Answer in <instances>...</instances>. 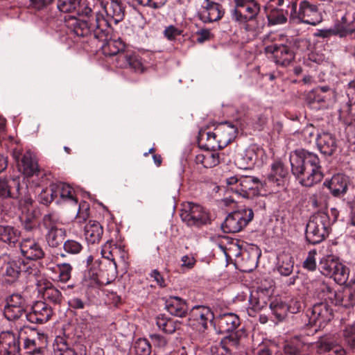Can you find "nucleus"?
I'll list each match as a JSON object with an SVG mask.
<instances>
[{
    "label": "nucleus",
    "instance_id": "obj_25",
    "mask_svg": "<svg viewBox=\"0 0 355 355\" xmlns=\"http://www.w3.org/2000/svg\"><path fill=\"white\" fill-rule=\"evenodd\" d=\"M355 34V26L353 23L348 24L347 17L342 18V24L335 29L318 30L315 35L321 38H328L332 35H338L340 37L351 36Z\"/></svg>",
    "mask_w": 355,
    "mask_h": 355
},
{
    "label": "nucleus",
    "instance_id": "obj_48",
    "mask_svg": "<svg viewBox=\"0 0 355 355\" xmlns=\"http://www.w3.org/2000/svg\"><path fill=\"white\" fill-rule=\"evenodd\" d=\"M44 298L46 300L58 304H60L62 300V293L54 286L46 287L43 293Z\"/></svg>",
    "mask_w": 355,
    "mask_h": 355
},
{
    "label": "nucleus",
    "instance_id": "obj_59",
    "mask_svg": "<svg viewBox=\"0 0 355 355\" xmlns=\"http://www.w3.org/2000/svg\"><path fill=\"white\" fill-rule=\"evenodd\" d=\"M329 88L328 87H318L315 89H313L311 92L309 93L307 96V99L310 103L311 102H321L324 101V99L320 96V92H327L329 91Z\"/></svg>",
    "mask_w": 355,
    "mask_h": 355
},
{
    "label": "nucleus",
    "instance_id": "obj_2",
    "mask_svg": "<svg viewBox=\"0 0 355 355\" xmlns=\"http://www.w3.org/2000/svg\"><path fill=\"white\" fill-rule=\"evenodd\" d=\"M67 26L78 37L88 38L89 40H105L110 33L108 28V21L101 13H94L77 15H69L65 19Z\"/></svg>",
    "mask_w": 355,
    "mask_h": 355
},
{
    "label": "nucleus",
    "instance_id": "obj_34",
    "mask_svg": "<svg viewBox=\"0 0 355 355\" xmlns=\"http://www.w3.org/2000/svg\"><path fill=\"white\" fill-rule=\"evenodd\" d=\"M20 166L23 174L26 176H39L41 173L35 157L29 151L23 155Z\"/></svg>",
    "mask_w": 355,
    "mask_h": 355
},
{
    "label": "nucleus",
    "instance_id": "obj_52",
    "mask_svg": "<svg viewBox=\"0 0 355 355\" xmlns=\"http://www.w3.org/2000/svg\"><path fill=\"white\" fill-rule=\"evenodd\" d=\"M20 221L24 230L31 232L37 229V222L32 214H22Z\"/></svg>",
    "mask_w": 355,
    "mask_h": 355
},
{
    "label": "nucleus",
    "instance_id": "obj_8",
    "mask_svg": "<svg viewBox=\"0 0 355 355\" xmlns=\"http://www.w3.org/2000/svg\"><path fill=\"white\" fill-rule=\"evenodd\" d=\"M61 225L60 218L55 213L45 214L42 220V225L46 230L45 241L52 248H57L64 243L66 230L59 226Z\"/></svg>",
    "mask_w": 355,
    "mask_h": 355
},
{
    "label": "nucleus",
    "instance_id": "obj_40",
    "mask_svg": "<svg viewBox=\"0 0 355 355\" xmlns=\"http://www.w3.org/2000/svg\"><path fill=\"white\" fill-rule=\"evenodd\" d=\"M268 300V296L263 291L251 292L249 297L248 312H257L262 310L267 306Z\"/></svg>",
    "mask_w": 355,
    "mask_h": 355
},
{
    "label": "nucleus",
    "instance_id": "obj_6",
    "mask_svg": "<svg viewBox=\"0 0 355 355\" xmlns=\"http://www.w3.org/2000/svg\"><path fill=\"white\" fill-rule=\"evenodd\" d=\"M297 1L292 3L290 19L296 24L316 26L322 21V15L316 4L307 0L300 2L298 10Z\"/></svg>",
    "mask_w": 355,
    "mask_h": 355
},
{
    "label": "nucleus",
    "instance_id": "obj_61",
    "mask_svg": "<svg viewBox=\"0 0 355 355\" xmlns=\"http://www.w3.org/2000/svg\"><path fill=\"white\" fill-rule=\"evenodd\" d=\"M33 200L28 196H26L19 200V209L23 214H31L32 211Z\"/></svg>",
    "mask_w": 355,
    "mask_h": 355
},
{
    "label": "nucleus",
    "instance_id": "obj_10",
    "mask_svg": "<svg viewBox=\"0 0 355 355\" xmlns=\"http://www.w3.org/2000/svg\"><path fill=\"white\" fill-rule=\"evenodd\" d=\"M3 264L1 267V274L9 279L8 281L16 280L21 273L35 275L37 269L33 263L26 261L21 258H12L10 255L3 254Z\"/></svg>",
    "mask_w": 355,
    "mask_h": 355
},
{
    "label": "nucleus",
    "instance_id": "obj_36",
    "mask_svg": "<svg viewBox=\"0 0 355 355\" xmlns=\"http://www.w3.org/2000/svg\"><path fill=\"white\" fill-rule=\"evenodd\" d=\"M288 174V169L284 167V164L280 162H277L272 164L271 171L268 174L267 180L270 184L281 186L284 184V179Z\"/></svg>",
    "mask_w": 355,
    "mask_h": 355
},
{
    "label": "nucleus",
    "instance_id": "obj_64",
    "mask_svg": "<svg viewBox=\"0 0 355 355\" xmlns=\"http://www.w3.org/2000/svg\"><path fill=\"white\" fill-rule=\"evenodd\" d=\"M288 306V312L291 313H297L302 309V302L297 299H292L288 304H286Z\"/></svg>",
    "mask_w": 355,
    "mask_h": 355
},
{
    "label": "nucleus",
    "instance_id": "obj_22",
    "mask_svg": "<svg viewBox=\"0 0 355 355\" xmlns=\"http://www.w3.org/2000/svg\"><path fill=\"white\" fill-rule=\"evenodd\" d=\"M101 7L106 15L105 19L108 21V28L111 23L117 24L124 17V10L119 0H102Z\"/></svg>",
    "mask_w": 355,
    "mask_h": 355
},
{
    "label": "nucleus",
    "instance_id": "obj_49",
    "mask_svg": "<svg viewBox=\"0 0 355 355\" xmlns=\"http://www.w3.org/2000/svg\"><path fill=\"white\" fill-rule=\"evenodd\" d=\"M55 189L53 188V184H51L49 188L43 189L38 196L39 201L44 205H49L52 201L55 200L57 202V198Z\"/></svg>",
    "mask_w": 355,
    "mask_h": 355
},
{
    "label": "nucleus",
    "instance_id": "obj_58",
    "mask_svg": "<svg viewBox=\"0 0 355 355\" xmlns=\"http://www.w3.org/2000/svg\"><path fill=\"white\" fill-rule=\"evenodd\" d=\"M345 341L353 349H355V325L345 328L343 332Z\"/></svg>",
    "mask_w": 355,
    "mask_h": 355
},
{
    "label": "nucleus",
    "instance_id": "obj_32",
    "mask_svg": "<svg viewBox=\"0 0 355 355\" xmlns=\"http://www.w3.org/2000/svg\"><path fill=\"white\" fill-rule=\"evenodd\" d=\"M317 353L320 355H346L345 349L330 338H322L316 343Z\"/></svg>",
    "mask_w": 355,
    "mask_h": 355
},
{
    "label": "nucleus",
    "instance_id": "obj_35",
    "mask_svg": "<svg viewBox=\"0 0 355 355\" xmlns=\"http://www.w3.org/2000/svg\"><path fill=\"white\" fill-rule=\"evenodd\" d=\"M103 234V227L96 220H90L85 227V236L88 243H99Z\"/></svg>",
    "mask_w": 355,
    "mask_h": 355
},
{
    "label": "nucleus",
    "instance_id": "obj_4",
    "mask_svg": "<svg viewBox=\"0 0 355 355\" xmlns=\"http://www.w3.org/2000/svg\"><path fill=\"white\" fill-rule=\"evenodd\" d=\"M331 222L326 212H318L313 215L305 230L306 241L312 245H316L324 241L329 234Z\"/></svg>",
    "mask_w": 355,
    "mask_h": 355
},
{
    "label": "nucleus",
    "instance_id": "obj_43",
    "mask_svg": "<svg viewBox=\"0 0 355 355\" xmlns=\"http://www.w3.org/2000/svg\"><path fill=\"white\" fill-rule=\"evenodd\" d=\"M122 244L114 243L112 241L106 242L101 248V254L102 258L116 263V259L119 258Z\"/></svg>",
    "mask_w": 355,
    "mask_h": 355
},
{
    "label": "nucleus",
    "instance_id": "obj_21",
    "mask_svg": "<svg viewBox=\"0 0 355 355\" xmlns=\"http://www.w3.org/2000/svg\"><path fill=\"white\" fill-rule=\"evenodd\" d=\"M19 246L22 256L28 260L36 261L44 257L41 245L33 238H23Z\"/></svg>",
    "mask_w": 355,
    "mask_h": 355
},
{
    "label": "nucleus",
    "instance_id": "obj_16",
    "mask_svg": "<svg viewBox=\"0 0 355 355\" xmlns=\"http://www.w3.org/2000/svg\"><path fill=\"white\" fill-rule=\"evenodd\" d=\"M26 308L25 297L20 293H13L6 299L3 314L8 320H15L26 313Z\"/></svg>",
    "mask_w": 355,
    "mask_h": 355
},
{
    "label": "nucleus",
    "instance_id": "obj_11",
    "mask_svg": "<svg viewBox=\"0 0 355 355\" xmlns=\"http://www.w3.org/2000/svg\"><path fill=\"white\" fill-rule=\"evenodd\" d=\"M180 216L188 226L201 227L211 222L209 213L202 206L193 202L183 203Z\"/></svg>",
    "mask_w": 355,
    "mask_h": 355
},
{
    "label": "nucleus",
    "instance_id": "obj_9",
    "mask_svg": "<svg viewBox=\"0 0 355 355\" xmlns=\"http://www.w3.org/2000/svg\"><path fill=\"white\" fill-rule=\"evenodd\" d=\"M230 189L239 196L250 199L259 195V180L254 176H232L226 179Z\"/></svg>",
    "mask_w": 355,
    "mask_h": 355
},
{
    "label": "nucleus",
    "instance_id": "obj_41",
    "mask_svg": "<svg viewBox=\"0 0 355 355\" xmlns=\"http://www.w3.org/2000/svg\"><path fill=\"white\" fill-rule=\"evenodd\" d=\"M304 348V343L296 336L283 343L280 353L281 355H300Z\"/></svg>",
    "mask_w": 355,
    "mask_h": 355
},
{
    "label": "nucleus",
    "instance_id": "obj_63",
    "mask_svg": "<svg viewBox=\"0 0 355 355\" xmlns=\"http://www.w3.org/2000/svg\"><path fill=\"white\" fill-rule=\"evenodd\" d=\"M182 31L173 25L166 27L164 31V36L171 41L174 40L177 36L182 35Z\"/></svg>",
    "mask_w": 355,
    "mask_h": 355
},
{
    "label": "nucleus",
    "instance_id": "obj_38",
    "mask_svg": "<svg viewBox=\"0 0 355 355\" xmlns=\"http://www.w3.org/2000/svg\"><path fill=\"white\" fill-rule=\"evenodd\" d=\"M19 186V182L16 180L10 182L6 178H0V198H17Z\"/></svg>",
    "mask_w": 355,
    "mask_h": 355
},
{
    "label": "nucleus",
    "instance_id": "obj_26",
    "mask_svg": "<svg viewBox=\"0 0 355 355\" xmlns=\"http://www.w3.org/2000/svg\"><path fill=\"white\" fill-rule=\"evenodd\" d=\"M53 188L57 198V203H67L73 206H77L78 199L73 188L64 182L53 184Z\"/></svg>",
    "mask_w": 355,
    "mask_h": 355
},
{
    "label": "nucleus",
    "instance_id": "obj_39",
    "mask_svg": "<svg viewBox=\"0 0 355 355\" xmlns=\"http://www.w3.org/2000/svg\"><path fill=\"white\" fill-rule=\"evenodd\" d=\"M334 304L345 308L354 306L355 305V288L338 290Z\"/></svg>",
    "mask_w": 355,
    "mask_h": 355
},
{
    "label": "nucleus",
    "instance_id": "obj_13",
    "mask_svg": "<svg viewBox=\"0 0 355 355\" xmlns=\"http://www.w3.org/2000/svg\"><path fill=\"white\" fill-rule=\"evenodd\" d=\"M318 268L324 276L334 278L335 281L344 282L347 278V268L332 256L322 257Z\"/></svg>",
    "mask_w": 355,
    "mask_h": 355
},
{
    "label": "nucleus",
    "instance_id": "obj_60",
    "mask_svg": "<svg viewBox=\"0 0 355 355\" xmlns=\"http://www.w3.org/2000/svg\"><path fill=\"white\" fill-rule=\"evenodd\" d=\"M316 255V251L315 250L309 252L307 257L302 263L304 268L307 269L310 271H313L316 268V261L315 256Z\"/></svg>",
    "mask_w": 355,
    "mask_h": 355
},
{
    "label": "nucleus",
    "instance_id": "obj_30",
    "mask_svg": "<svg viewBox=\"0 0 355 355\" xmlns=\"http://www.w3.org/2000/svg\"><path fill=\"white\" fill-rule=\"evenodd\" d=\"M165 306L171 315L179 318L187 316L189 309L187 301L178 296H169L166 300Z\"/></svg>",
    "mask_w": 355,
    "mask_h": 355
},
{
    "label": "nucleus",
    "instance_id": "obj_18",
    "mask_svg": "<svg viewBox=\"0 0 355 355\" xmlns=\"http://www.w3.org/2000/svg\"><path fill=\"white\" fill-rule=\"evenodd\" d=\"M20 341L17 334L2 331L0 334V355H20Z\"/></svg>",
    "mask_w": 355,
    "mask_h": 355
},
{
    "label": "nucleus",
    "instance_id": "obj_7",
    "mask_svg": "<svg viewBox=\"0 0 355 355\" xmlns=\"http://www.w3.org/2000/svg\"><path fill=\"white\" fill-rule=\"evenodd\" d=\"M215 329L219 334H230L224 337L222 343L236 346L239 344V338L235 330L240 325V318L233 313H224L214 316L213 322Z\"/></svg>",
    "mask_w": 355,
    "mask_h": 355
},
{
    "label": "nucleus",
    "instance_id": "obj_56",
    "mask_svg": "<svg viewBox=\"0 0 355 355\" xmlns=\"http://www.w3.org/2000/svg\"><path fill=\"white\" fill-rule=\"evenodd\" d=\"M220 154L215 150H207L205 152V168H212L220 163Z\"/></svg>",
    "mask_w": 355,
    "mask_h": 355
},
{
    "label": "nucleus",
    "instance_id": "obj_29",
    "mask_svg": "<svg viewBox=\"0 0 355 355\" xmlns=\"http://www.w3.org/2000/svg\"><path fill=\"white\" fill-rule=\"evenodd\" d=\"M336 287L331 282L318 281L315 285V294L319 299L323 300V302L334 304L338 292Z\"/></svg>",
    "mask_w": 355,
    "mask_h": 355
},
{
    "label": "nucleus",
    "instance_id": "obj_51",
    "mask_svg": "<svg viewBox=\"0 0 355 355\" xmlns=\"http://www.w3.org/2000/svg\"><path fill=\"white\" fill-rule=\"evenodd\" d=\"M116 66L119 68H132V53H124L123 51L118 54L116 58Z\"/></svg>",
    "mask_w": 355,
    "mask_h": 355
},
{
    "label": "nucleus",
    "instance_id": "obj_28",
    "mask_svg": "<svg viewBox=\"0 0 355 355\" xmlns=\"http://www.w3.org/2000/svg\"><path fill=\"white\" fill-rule=\"evenodd\" d=\"M189 320L196 322L204 329L207 327V322H213L214 315L208 306H194L188 313Z\"/></svg>",
    "mask_w": 355,
    "mask_h": 355
},
{
    "label": "nucleus",
    "instance_id": "obj_17",
    "mask_svg": "<svg viewBox=\"0 0 355 355\" xmlns=\"http://www.w3.org/2000/svg\"><path fill=\"white\" fill-rule=\"evenodd\" d=\"M225 14L223 6L216 0H205L198 12L199 18L205 23L220 20Z\"/></svg>",
    "mask_w": 355,
    "mask_h": 355
},
{
    "label": "nucleus",
    "instance_id": "obj_46",
    "mask_svg": "<svg viewBox=\"0 0 355 355\" xmlns=\"http://www.w3.org/2000/svg\"><path fill=\"white\" fill-rule=\"evenodd\" d=\"M53 347L55 355H77L76 352L69 347L66 340L60 336L55 338Z\"/></svg>",
    "mask_w": 355,
    "mask_h": 355
},
{
    "label": "nucleus",
    "instance_id": "obj_45",
    "mask_svg": "<svg viewBox=\"0 0 355 355\" xmlns=\"http://www.w3.org/2000/svg\"><path fill=\"white\" fill-rule=\"evenodd\" d=\"M269 306L272 315L278 322H281L285 319L288 313L286 304L276 299L270 303Z\"/></svg>",
    "mask_w": 355,
    "mask_h": 355
},
{
    "label": "nucleus",
    "instance_id": "obj_53",
    "mask_svg": "<svg viewBox=\"0 0 355 355\" xmlns=\"http://www.w3.org/2000/svg\"><path fill=\"white\" fill-rule=\"evenodd\" d=\"M151 346L145 338H139L135 342V354L136 355H149Z\"/></svg>",
    "mask_w": 355,
    "mask_h": 355
},
{
    "label": "nucleus",
    "instance_id": "obj_5",
    "mask_svg": "<svg viewBox=\"0 0 355 355\" xmlns=\"http://www.w3.org/2000/svg\"><path fill=\"white\" fill-rule=\"evenodd\" d=\"M260 10V3L256 0L235 3L230 10V19L246 31H250L252 27L249 22L257 21Z\"/></svg>",
    "mask_w": 355,
    "mask_h": 355
},
{
    "label": "nucleus",
    "instance_id": "obj_12",
    "mask_svg": "<svg viewBox=\"0 0 355 355\" xmlns=\"http://www.w3.org/2000/svg\"><path fill=\"white\" fill-rule=\"evenodd\" d=\"M252 209L245 208L234 211L227 215L222 224L225 233H237L241 231L253 219Z\"/></svg>",
    "mask_w": 355,
    "mask_h": 355
},
{
    "label": "nucleus",
    "instance_id": "obj_20",
    "mask_svg": "<svg viewBox=\"0 0 355 355\" xmlns=\"http://www.w3.org/2000/svg\"><path fill=\"white\" fill-rule=\"evenodd\" d=\"M214 130H216L215 137H216L219 149H222L230 144L238 133L236 125L229 121L220 123Z\"/></svg>",
    "mask_w": 355,
    "mask_h": 355
},
{
    "label": "nucleus",
    "instance_id": "obj_42",
    "mask_svg": "<svg viewBox=\"0 0 355 355\" xmlns=\"http://www.w3.org/2000/svg\"><path fill=\"white\" fill-rule=\"evenodd\" d=\"M293 258L289 254H282L278 257L276 265L277 272L282 276H289L293 271Z\"/></svg>",
    "mask_w": 355,
    "mask_h": 355
},
{
    "label": "nucleus",
    "instance_id": "obj_1",
    "mask_svg": "<svg viewBox=\"0 0 355 355\" xmlns=\"http://www.w3.org/2000/svg\"><path fill=\"white\" fill-rule=\"evenodd\" d=\"M289 159L291 172L302 186L311 187L322 180L321 161L316 153L296 149L290 153Z\"/></svg>",
    "mask_w": 355,
    "mask_h": 355
},
{
    "label": "nucleus",
    "instance_id": "obj_27",
    "mask_svg": "<svg viewBox=\"0 0 355 355\" xmlns=\"http://www.w3.org/2000/svg\"><path fill=\"white\" fill-rule=\"evenodd\" d=\"M57 7L60 12L69 13V15L89 14L92 9L87 6L81 0H58Z\"/></svg>",
    "mask_w": 355,
    "mask_h": 355
},
{
    "label": "nucleus",
    "instance_id": "obj_23",
    "mask_svg": "<svg viewBox=\"0 0 355 355\" xmlns=\"http://www.w3.org/2000/svg\"><path fill=\"white\" fill-rule=\"evenodd\" d=\"M349 180L345 175L338 173L331 177V179H326L323 186L327 187L334 197L344 196L347 191Z\"/></svg>",
    "mask_w": 355,
    "mask_h": 355
},
{
    "label": "nucleus",
    "instance_id": "obj_37",
    "mask_svg": "<svg viewBox=\"0 0 355 355\" xmlns=\"http://www.w3.org/2000/svg\"><path fill=\"white\" fill-rule=\"evenodd\" d=\"M109 35L110 33L107 35V40H98L103 42L101 45L103 53L105 56H113L119 54L125 47L124 42L121 38L109 39Z\"/></svg>",
    "mask_w": 355,
    "mask_h": 355
},
{
    "label": "nucleus",
    "instance_id": "obj_44",
    "mask_svg": "<svg viewBox=\"0 0 355 355\" xmlns=\"http://www.w3.org/2000/svg\"><path fill=\"white\" fill-rule=\"evenodd\" d=\"M257 160V154L252 148L247 149L236 158V164L240 168L246 169L252 166Z\"/></svg>",
    "mask_w": 355,
    "mask_h": 355
},
{
    "label": "nucleus",
    "instance_id": "obj_50",
    "mask_svg": "<svg viewBox=\"0 0 355 355\" xmlns=\"http://www.w3.org/2000/svg\"><path fill=\"white\" fill-rule=\"evenodd\" d=\"M59 273V281L62 283H67L71 277L72 266L68 263H60L56 266Z\"/></svg>",
    "mask_w": 355,
    "mask_h": 355
},
{
    "label": "nucleus",
    "instance_id": "obj_31",
    "mask_svg": "<svg viewBox=\"0 0 355 355\" xmlns=\"http://www.w3.org/2000/svg\"><path fill=\"white\" fill-rule=\"evenodd\" d=\"M47 336L43 333H36L33 338H27L24 342V347L27 353L35 355L43 354L47 346Z\"/></svg>",
    "mask_w": 355,
    "mask_h": 355
},
{
    "label": "nucleus",
    "instance_id": "obj_24",
    "mask_svg": "<svg viewBox=\"0 0 355 355\" xmlns=\"http://www.w3.org/2000/svg\"><path fill=\"white\" fill-rule=\"evenodd\" d=\"M316 144L320 153L327 156L335 154L338 148L337 139L329 132L317 134Z\"/></svg>",
    "mask_w": 355,
    "mask_h": 355
},
{
    "label": "nucleus",
    "instance_id": "obj_62",
    "mask_svg": "<svg viewBox=\"0 0 355 355\" xmlns=\"http://www.w3.org/2000/svg\"><path fill=\"white\" fill-rule=\"evenodd\" d=\"M196 35L197 36L196 41L200 44L210 40L213 37V35L207 28L199 29L196 31Z\"/></svg>",
    "mask_w": 355,
    "mask_h": 355
},
{
    "label": "nucleus",
    "instance_id": "obj_33",
    "mask_svg": "<svg viewBox=\"0 0 355 355\" xmlns=\"http://www.w3.org/2000/svg\"><path fill=\"white\" fill-rule=\"evenodd\" d=\"M21 232L14 226L0 225V243L8 247L14 248L19 241Z\"/></svg>",
    "mask_w": 355,
    "mask_h": 355
},
{
    "label": "nucleus",
    "instance_id": "obj_19",
    "mask_svg": "<svg viewBox=\"0 0 355 355\" xmlns=\"http://www.w3.org/2000/svg\"><path fill=\"white\" fill-rule=\"evenodd\" d=\"M53 314L52 307L42 301L36 302L31 312L25 314L26 318L31 323L42 324L49 321Z\"/></svg>",
    "mask_w": 355,
    "mask_h": 355
},
{
    "label": "nucleus",
    "instance_id": "obj_57",
    "mask_svg": "<svg viewBox=\"0 0 355 355\" xmlns=\"http://www.w3.org/2000/svg\"><path fill=\"white\" fill-rule=\"evenodd\" d=\"M243 265L242 270L245 272H251L257 266V262L254 257H251L250 254L246 252L242 253Z\"/></svg>",
    "mask_w": 355,
    "mask_h": 355
},
{
    "label": "nucleus",
    "instance_id": "obj_47",
    "mask_svg": "<svg viewBox=\"0 0 355 355\" xmlns=\"http://www.w3.org/2000/svg\"><path fill=\"white\" fill-rule=\"evenodd\" d=\"M286 14H288V12L283 9H272L267 15L268 24L270 26H275L285 24L287 21V17Z\"/></svg>",
    "mask_w": 355,
    "mask_h": 355
},
{
    "label": "nucleus",
    "instance_id": "obj_15",
    "mask_svg": "<svg viewBox=\"0 0 355 355\" xmlns=\"http://www.w3.org/2000/svg\"><path fill=\"white\" fill-rule=\"evenodd\" d=\"M266 54H271L274 62L281 66H288L295 59V52L291 42L272 44L264 49Z\"/></svg>",
    "mask_w": 355,
    "mask_h": 355
},
{
    "label": "nucleus",
    "instance_id": "obj_3",
    "mask_svg": "<svg viewBox=\"0 0 355 355\" xmlns=\"http://www.w3.org/2000/svg\"><path fill=\"white\" fill-rule=\"evenodd\" d=\"M116 263L105 258L96 260L84 273L83 284L87 287L107 285L117 277Z\"/></svg>",
    "mask_w": 355,
    "mask_h": 355
},
{
    "label": "nucleus",
    "instance_id": "obj_54",
    "mask_svg": "<svg viewBox=\"0 0 355 355\" xmlns=\"http://www.w3.org/2000/svg\"><path fill=\"white\" fill-rule=\"evenodd\" d=\"M63 248L68 254H77L82 251L83 247L80 242L73 239H68L64 242Z\"/></svg>",
    "mask_w": 355,
    "mask_h": 355
},
{
    "label": "nucleus",
    "instance_id": "obj_14",
    "mask_svg": "<svg viewBox=\"0 0 355 355\" xmlns=\"http://www.w3.org/2000/svg\"><path fill=\"white\" fill-rule=\"evenodd\" d=\"M309 324L318 329L324 327L333 318V311L327 302H320L314 304L306 313Z\"/></svg>",
    "mask_w": 355,
    "mask_h": 355
},
{
    "label": "nucleus",
    "instance_id": "obj_55",
    "mask_svg": "<svg viewBox=\"0 0 355 355\" xmlns=\"http://www.w3.org/2000/svg\"><path fill=\"white\" fill-rule=\"evenodd\" d=\"M68 304L73 309H83L89 303L86 297L73 295L69 300Z\"/></svg>",
    "mask_w": 355,
    "mask_h": 355
}]
</instances>
